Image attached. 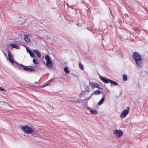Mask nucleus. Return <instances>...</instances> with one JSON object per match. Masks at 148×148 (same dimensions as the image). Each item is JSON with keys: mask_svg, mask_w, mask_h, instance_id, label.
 <instances>
[{"mask_svg": "<svg viewBox=\"0 0 148 148\" xmlns=\"http://www.w3.org/2000/svg\"><path fill=\"white\" fill-rule=\"evenodd\" d=\"M20 129L24 132L25 134H31L34 137H38L39 135L37 133V130L35 129L27 126H21Z\"/></svg>", "mask_w": 148, "mask_h": 148, "instance_id": "nucleus-1", "label": "nucleus"}, {"mask_svg": "<svg viewBox=\"0 0 148 148\" xmlns=\"http://www.w3.org/2000/svg\"><path fill=\"white\" fill-rule=\"evenodd\" d=\"M133 58L137 66L139 67H141L143 64V61L142 57L137 52L134 53Z\"/></svg>", "mask_w": 148, "mask_h": 148, "instance_id": "nucleus-2", "label": "nucleus"}, {"mask_svg": "<svg viewBox=\"0 0 148 148\" xmlns=\"http://www.w3.org/2000/svg\"><path fill=\"white\" fill-rule=\"evenodd\" d=\"M6 46H4V51H2L6 60L9 61V43H6Z\"/></svg>", "mask_w": 148, "mask_h": 148, "instance_id": "nucleus-3", "label": "nucleus"}, {"mask_svg": "<svg viewBox=\"0 0 148 148\" xmlns=\"http://www.w3.org/2000/svg\"><path fill=\"white\" fill-rule=\"evenodd\" d=\"M99 77L100 79L105 83H108V82H109L114 86H116L118 85V84L116 82L111 80L109 79L106 78L100 75L99 76Z\"/></svg>", "mask_w": 148, "mask_h": 148, "instance_id": "nucleus-4", "label": "nucleus"}, {"mask_svg": "<svg viewBox=\"0 0 148 148\" xmlns=\"http://www.w3.org/2000/svg\"><path fill=\"white\" fill-rule=\"evenodd\" d=\"M45 59L46 62V65L49 68H51L53 66L52 62L49 56L47 55H45Z\"/></svg>", "mask_w": 148, "mask_h": 148, "instance_id": "nucleus-5", "label": "nucleus"}, {"mask_svg": "<svg viewBox=\"0 0 148 148\" xmlns=\"http://www.w3.org/2000/svg\"><path fill=\"white\" fill-rule=\"evenodd\" d=\"M113 134L115 136L120 138L123 135V133L121 130L116 129L113 131Z\"/></svg>", "mask_w": 148, "mask_h": 148, "instance_id": "nucleus-6", "label": "nucleus"}, {"mask_svg": "<svg viewBox=\"0 0 148 148\" xmlns=\"http://www.w3.org/2000/svg\"><path fill=\"white\" fill-rule=\"evenodd\" d=\"M130 109L129 107L127 108V109L124 110L121 113L120 117L121 119H123L126 117L129 112V110Z\"/></svg>", "mask_w": 148, "mask_h": 148, "instance_id": "nucleus-7", "label": "nucleus"}, {"mask_svg": "<svg viewBox=\"0 0 148 148\" xmlns=\"http://www.w3.org/2000/svg\"><path fill=\"white\" fill-rule=\"evenodd\" d=\"M89 85L90 86L92 87V88L95 87H96L99 89H102L101 87H99V86L97 83H94L93 82H89Z\"/></svg>", "mask_w": 148, "mask_h": 148, "instance_id": "nucleus-8", "label": "nucleus"}, {"mask_svg": "<svg viewBox=\"0 0 148 148\" xmlns=\"http://www.w3.org/2000/svg\"><path fill=\"white\" fill-rule=\"evenodd\" d=\"M31 37V36L29 35H24V40L27 43H29L30 42V38Z\"/></svg>", "mask_w": 148, "mask_h": 148, "instance_id": "nucleus-9", "label": "nucleus"}, {"mask_svg": "<svg viewBox=\"0 0 148 148\" xmlns=\"http://www.w3.org/2000/svg\"><path fill=\"white\" fill-rule=\"evenodd\" d=\"M12 58V56L10 54V62L14 64V66H16L17 64H18V63L15 60H13Z\"/></svg>", "mask_w": 148, "mask_h": 148, "instance_id": "nucleus-10", "label": "nucleus"}, {"mask_svg": "<svg viewBox=\"0 0 148 148\" xmlns=\"http://www.w3.org/2000/svg\"><path fill=\"white\" fill-rule=\"evenodd\" d=\"M33 52L37 54V56L39 58H40L41 55L40 52L38 50L36 49L34 50H33Z\"/></svg>", "mask_w": 148, "mask_h": 148, "instance_id": "nucleus-11", "label": "nucleus"}, {"mask_svg": "<svg viewBox=\"0 0 148 148\" xmlns=\"http://www.w3.org/2000/svg\"><path fill=\"white\" fill-rule=\"evenodd\" d=\"M10 46L14 48L15 49H20L19 47L18 46L15 44H10Z\"/></svg>", "mask_w": 148, "mask_h": 148, "instance_id": "nucleus-12", "label": "nucleus"}, {"mask_svg": "<svg viewBox=\"0 0 148 148\" xmlns=\"http://www.w3.org/2000/svg\"><path fill=\"white\" fill-rule=\"evenodd\" d=\"M90 112L91 114H95L97 113V111L92 109L90 110Z\"/></svg>", "mask_w": 148, "mask_h": 148, "instance_id": "nucleus-13", "label": "nucleus"}, {"mask_svg": "<svg viewBox=\"0 0 148 148\" xmlns=\"http://www.w3.org/2000/svg\"><path fill=\"white\" fill-rule=\"evenodd\" d=\"M72 101L73 103H82L83 102V100L82 99H80L77 101Z\"/></svg>", "mask_w": 148, "mask_h": 148, "instance_id": "nucleus-14", "label": "nucleus"}, {"mask_svg": "<svg viewBox=\"0 0 148 148\" xmlns=\"http://www.w3.org/2000/svg\"><path fill=\"white\" fill-rule=\"evenodd\" d=\"M104 97H103L99 101L98 103V105H101L103 102L104 100Z\"/></svg>", "mask_w": 148, "mask_h": 148, "instance_id": "nucleus-15", "label": "nucleus"}, {"mask_svg": "<svg viewBox=\"0 0 148 148\" xmlns=\"http://www.w3.org/2000/svg\"><path fill=\"white\" fill-rule=\"evenodd\" d=\"M101 92L100 90H97L96 91H95L92 94H94L95 95H99L100 94Z\"/></svg>", "mask_w": 148, "mask_h": 148, "instance_id": "nucleus-16", "label": "nucleus"}, {"mask_svg": "<svg viewBox=\"0 0 148 148\" xmlns=\"http://www.w3.org/2000/svg\"><path fill=\"white\" fill-rule=\"evenodd\" d=\"M64 70L66 73L69 74V73L70 71L68 69L67 67H65L64 69Z\"/></svg>", "mask_w": 148, "mask_h": 148, "instance_id": "nucleus-17", "label": "nucleus"}, {"mask_svg": "<svg viewBox=\"0 0 148 148\" xmlns=\"http://www.w3.org/2000/svg\"><path fill=\"white\" fill-rule=\"evenodd\" d=\"M29 54L30 55V56L31 57H33V58H35V56L31 51H30V52H29Z\"/></svg>", "mask_w": 148, "mask_h": 148, "instance_id": "nucleus-18", "label": "nucleus"}, {"mask_svg": "<svg viewBox=\"0 0 148 148\" xmlns=\"http://www.w3.org/2000/svg\"><path fill=\"white\" fill-rule=\"evenodd\" d=\"M79 67L80 68L81 70H83L84 69V66H83V65L80 63H79Z\"/></svg>", "mask_w": 148, "mask_h": 148, "instance_id": "nucleus-19", "label": "nucleus"}, {"mask_svg": "<svg viewBox=\"0 0 148 148\" xmlns=\"http://www.w3.org/2000/svg\"><path fill=\"white\" fill-rule=\"evenodd\" d=\"M123 80L125 81H126L127 79V75L125 74H124L123 75Z\"/></svg>", "mask_w": 148, "mask_h": 148, "instance_id": "nucleus-20", "label": "nucleus"}, {"mask_svg": "<svg viewBox=\"0 0 148 148\" xmlns=\"http://www.w3.org/2000/svg\"><path fill=\"white\" fill-rule=\"evenodd\" d=\"M33 62L34 64H37L38 63L37 61L35 59H33Z\"/></svg>", "mask_w": 148, "mask_h": 148, "instance_id": "nucleus-21", "label": "nucleus"}, {"mask_svg": "<svg viewBox=\"0 0 148 148\" xmlns=\"http://www.w3.org/2000/svg\"><path fill=\"white\" fill-rule=\"evenodd\" d=\"M92 95L93 94H92L88 98H86L85 99V100L86 101H87L88 100L91 98V97Z\"/></svg>", "mask_w": 148, "mask_h": 148, "instance_id": "nucleus-22", "label": "nucleus"}, {"mask_svg": "<svg viewBox=\"0 0 148 148\" xmlns=\"http://www.w3.org/2000/svg\"><path fill=\"white\" fill-rule=\"evenodd\" d=\"M28 71H29L30 72H34V70L33 69L29 68Z\"/></svg>", "mask_w": 148, "mask_h": 148, "instance_id": "nucleus-23", "label": "nucleus"}, {"mask_svg": "<svg viewBox=\"0 0 148 148\" xmlns=\"http://www.w3.org/2000/svg\"><path fill=\"white\" fill-rule=\"evenodd\" d=\"M0 90L1 91H5V89L2 87H1V89H0Z\"/></svg>", "mask_w": 148, "mask_h": 148, "instance_id": "nucleus-24", "label": "nucleus"}, {"mask_svg": "<svg viewBox=\"0 0 148 148\" xmlns=\"http://www.w3.org/2000/svg\"><path fill=\"white\" fill-rule=\"evenodd\" d=\"M49 85V84L47 83V84H45V85H42V86H41V88L44 87L45 86H47L48 85Z\"/></svg>", "mask_w": 148, "mask_h": 148, "instance_id": "nucleus-25", "label": "nucleus"}, {"mask_svg": "<svg viewBox=\"0 0 148 148\" xmlns=\"http://www.w3.org/2000/svg\"><path fill=\"white\" fill-rule=\"evenodd\" d=\"M85 108H86V109L87 110H90L91 109V108H90L89 107H86Z\"/></svg>", "mask_w": 148, "mask_h": 148, "instance_id": "nucleus-26", "label": "nucleus"}, {"mask_svg": "<svg viewBox=\"0 0 148 148\" xmlns=\"http://www.w3.org/2000/svg\"><path fill=\"white\" fill-rule=\"evenodd\" d=\"M29 68H27V67H25L23 68V69L24 70L28 71V70H29Z\"/></svg>", "mask_w": 148, "mask_h": 148, "instance_id": "nucleus-27", "label": "nucleus"}, {"mask_svg": "<svg viewBox=\"0 0 148 148\" xmlns=\"http://www.w3.org/2000/svg\"><path fill=\"white\" fill-rule=\"evenodd\" d=\"M26 50H27V52H28V53H29V52H30V51H31L30 50H29L27 47H26Z\"/></svg>", "mask_w": 148, "mask_h": 148, "instance_id": "nucleus-28", "label": "nucleus"}, {"mask_svg": "<svg viewBox=\"0 0 148 148\" xmlns=\"http://www.w3.org/2000/svg\"><path fill=\"white\" fill-rule=\"evenodd\" d=\"M85 89L86 90H87L88 91L89 88L88 87H86Z\"/></svg>", "mask_w": 148, "mask_h": 148, "instance_id": "nucleus-29", "label": "nucleus"}, {"mask_svg": "<svg viewBox=\"0 0 148 148\" xmlns=\"http://www.w3.org/2000/svg\"><path fill=\"white\" fill-rule=\"evenodd\" d=\"M17 65H21V66H24L23 65H22V64H17Z\"/></svg>", "mask_w": 148, "mask_h": 148, "instance_id": "nucleus-30", "label": "nucleus"}, {"mask_svg": "<svg viewBox=\"0 0 148 148\" xmlns=\"http://www.w3.org/2000/svg\"><path fill=\"white\" fill-rule=\"evenodd\" d=\"M82 93H80L79 95V96L80 97H81L82 96Z\"/></svg>", "mask_w": 148, "mask_h": 148, "instance_id": "nucleus-31", "label": "nucleus"}, {"mask_svg": "<svg viewBox=\"0 0 148 148\" xmlns=\"http://www.w3.org/2000/svg\"><path fill=\"white\" fill-rule=\"evenodd\" d=\"M1 87L0 86V89H1Z\"/></svg>", "mask_w": 148, "mask_h": 148, "instance_id": "nucleus-32", "label": "nucleus"}]
</instances>
